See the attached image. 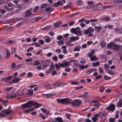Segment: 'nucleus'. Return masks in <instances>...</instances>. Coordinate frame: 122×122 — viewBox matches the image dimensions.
I'll use <instances>...</instances> for the list:
<instances>
[{
  "label": "nucleus",
  "instance_id": "72a5a7b5",
  "mask_svg": "<svg viewBox=\"0 0 122 122\" xmlns=\"http://www.w3.org/2000/svg\"><path fill=\"white\" fill-rule=\"evenodd\" d=\"M47 5L46 4L44 3L43 4H41V8L43 9L45 8L47 6Z\"/></svg>",
  "mask_w": 122,
  "mask_h": 122
},
{
  "label": "nucleus",
  "instance_id": "09e8293b",
  "mask_svg": "<svg viewBox=\"0 0 122 122\" xmlns=\"http://www.w3.org/2000/svg\"><path fill=\"white\" fill-rule=\"evenodd\" d=\"M58 43L60 45H62L64 44V42L61 40L59 41H58Z\"/></svg>",
  "mask_w": 122,
  "mask_h": 122
},
{
  "label": "nucleus",
  "instance_id": "58836bf2",
  "mask_svg": "<svg viewBox=\"0 0 122 122\" xmlns=\"http://www.w3.org/2000/svg\"><path fill=\"white\" fill-rule=\"evenodd\" d=\"M13 87H11L9 88H7L5 89V90L7 91H9L13 89Z\"/></svg>",
  "mask_w": 122,
  "mask_h": 122
},
{
  "label": "nucleus",
  "instance_id": "412c9836",
  "mask_svg": "<svg viewBox=\"0 0 122 122\" xmlns=\"http://www.w3.org/2000/svg\"><path fill=\"white\" fill-rule=\"evenodd\" d=\"M70 39L72 41H75L78 40L79 39V37L76 36H72L71 37Z\"/></svg>",
  "mask_w": 122,
  "mask_h": 122
},
{
  "label": "nucleus",
  "instance_id": "f03ea898",
  "mask_svg": "<svg viewBox=\"0 0 122 122\" xmlns=\"http://www.w3.org/2000/svg\"><path fill=\"white\" fill-rule=\"evenodd\" d=\"M32 105L36 108H37L41 107L42 105L41 104L37 103L34 101H29L26 103L22 104L21 106L22 107L24 108L31 107Z\"/></svg>",
  "mask_w": 122,
  "mask_h": 122
},
{
  "label": "nucleus",
  "instance_id": "cd10ccee",
  "mask_svg": "<svg viewBox=\"0 0 122 122\" xmlns=\"http://www.w3.org/2000/svg\"><path fill=\"white\" fill-rule=\"evenodd\" d=\"M76 5L77 6H80L82 5L81 1V0H78L76 2Z\"/></svg>",
  "mask_w": 122,
  "mask_h": 122
},
{
  "label": "nucleus",
  "instance_id": "423d86ee",
  "mask_svg": "<svg viewBox=\"0 0 122 122\" xmlns=\"http://www.w3.org/2000/svg\"><path fill=\"white\" fill-rule=\"evenodd\" d=\"M26 5L25 3H23L21 4H18L17 6L21 10H24L26 7Z\"/></svg>",
  "mask_w": 122,
  "mask_h": 122
},
{
  "label": "nucleus",
  "instance_id": "ddd939ff",
  "mask_svg": "<svg viewBox=\"0 0 122 122\" xmlns=\"http://www.w3.org/2000/svg\"><path fill=\"white\" fill-rule=\"evenodd\" d=\"M114 44L113 42H111L107 44V47L109 48L113 49Z\"/></svg>",
  "mask_w": 122,
  "mask_h": 122
},
{
  "label": "nucleus",
  "instance_id": "ea45409f",
  "mask_svg": "<svg viewBox=\"0 0 122 122\" xmlns=\"http://www.w3.org/2000/svg\"><path fill=\"white\" fill-rule=\"evenodd\" d=\"M37 20V18H35L32 19L31 20L30 22L32 23L36 21Z\"/></svg>",
  "mask_w": 122,
  "mask_h": 122
},
{
  "label": "nucleus",
  "instance_id": "c9c22d12",
  "mask_svg": "<svg viewBox=\"0 0 122 122\" xmlns=\"http://www.w3.org/2000/svg\"><path fill=\"white\" fill-rule=\"evenodd\" d=\"M61 83L59 82H57L54 83V85L56 86H60L61 85Z\"/></svg>",
  "mask_w": 122,
  "mask_h": 122
},
{
  "label": "nucleus",
  "instance_id": "aec40b11",
  "mask_svg": "<svg viewBox=\"0 0 122 122\" xmlns=\"http://www.w3.org/2000/svg\"><path fill=\"white\" fill-rule=\"evenodd\" d=\"M54 119L55 120V122H57V121L59 122H63L62 118L59 117H58L57 118H55Z\"/></svg>",
  "mask_w": 122,
  "mask_h": 122
},
{
  "label": "nucleus",
  "instance_id": "6e6d98bb",
  "mask_svg": "<svg viewBox=\"0 0 122 122\" xmlns=\"http://www.w3.org/2000/svg\"><path fill=\"white\" fill-rule=\"evenodd\" d=\"M81 63V64L84 63L86 61L85 59H84L82 58L80 61Z\"/></svg>",
  "mask_w": 122,
  "mask_h": 122
},
{
  "label": "nucleus",
  "instance_id": "052dcab7",
  "mask_svg": "<svg viewBox=\"0 0 122 122\" xmlns=\"http://www.w3.org/2000/svg\"><path fill=\"white\" fill-rule=\"evenodd\" d=\"M51 40L50 38H48L45 39V41L46 42H49Z\"/></svg>",
  "mask_w": 122,
  "mask_h": 122
},
{
  "label": "nucleus",
  "instance_id": "37998d69",
  "mask_svg": "<svg viewBox=\"0 0 122 122\" xmlns=\"http://www.w3.org/2000/svg\"><path fill=\"white\" fill-rule=\"evenodd\" d=\"M99 72L101 73H103L104 72V70L101 67H99Z\"/></svg>",
  "mask_w": 122,
  "mask_h": 122
},
{
  "label": "nucleus",
  "instance_id": "6e6552de",
  "mask_svg": "<svg viewBox=\"0 0 122 122\" xmlns=\"http://www.w3.org/2000/svg\"><path fill=\"white\" fill-rule=\"evenodd\" d=\"M61 67H66L70 65L68 61H64L61 63L60 64Z\"/></svg>",
  "mask_w": 122,
  "mask_h": 122
},
{
  "label": "nucleus",
  "instance_id": "a19ab883",
  "mask_svg": "<svg viewBox=\"0 0 122 122\" xmlns=\"http://www.w3.org/2000/svg\"><path fill=\"white\" fill-rule=\"evenodd\" d=\"M52 95L50 94H45L44 95V97L45 98H48L51 96Z\"/></svg>",
  "mask_w": 122,
  "mask_h": 122
},
{
  "label": "nucleus",
  "instance_id": "c85d7f7f",
  "mask_svg": "<svg viewBox=\"0 0 122 122\" xmlns=\"http://www.w3.org/2000/svg\"><path fill=\"white\" fill-rule=\"evenodd\" d=\"M81 49V47L80 46H77L74 48L73 51H78L80 50Z\"/></svg>",
  "mask_w": 122,
  "mask_h": 122
},
{
  "label": "nucleus",
  "instance_id": "4c0bfd02",
  "mask_svg": "<svg viewBox=\"0 0 122 122\" xmlns=\"http://www.w3.org/2000/svg\"><path fill=\"white\" fill-rule=\"evenodd\" d=\"M65 116L68 119H70V117L71 116V114H68L67 113H66Z\"/></svg>",
  "mask_w": 122,
  "mask_h": 122
},
{
  "label": "nucleus",
  "instance_id": "e433bc0d",
  "mask_svg": "<svg viewBox=\"0 0 122 122\" xmlns=\"http://www.w3.org/2000/svg\"><path fill=\"white\" fill-rule=\"evenodd\" d=\"M34 63L35 66H38L40 64V62L38 60H36L35 61Z\"/></svg>",
  "mask_w": 122,
  "mask_h": 122
},
{
  "label": "nucleus",
  "instance_id": "473e14b6",
  "mask_svg": "<svg viewBox=\"0 0 122 122\" xmlns=\"http://www.w3.org/2000/svg\"><path fill=\"white\" fill-rule=\"evenodd\" d=\"M105 88L103 86H101L99 89V91L101 92H103L105 90Z\"/></svg>",
  "mask_w": 122,
  "mask_h": 122
},
{
  "label": "nucleus",
  "instance_id": "a211bd4d",
  "mask_svg": "<svg viewBox=\"0 0 122 122\" xmlns=\"http://www.w3.org/2000/svg\"><path fill=\"white\" fill-rule=\"evenodd\" d=\"M102 28V27L101 26H100L99 27L96 26L94 27L95 31H97V32H99Z\"/></svg>",
  "mask_w": 122,
  "mask_h": 122
},
{
  "label": "nucleus",
  "instance_id": "a878e982",
  "mask_svg": "<svg viewBox=\"0 0 122 122\" xmlns=\"http://www.w3.org/2000/svg\"><path fill=\"white\" fill-rule=\"evenodd\" d=\"M117 107H121L122 106V99L120 100L117 104Z\"/></svg>",
  "mask_w": 122,
  "mask_h": 122
},
{
  "label": "nucleus",
  "instance_id": "0e129e2a",
  "mask_svg": "<svg viewBox=\"0 0 122 122\" xmlns=\"http://www.w3.org/2000/svg\"><path fill=\"white\" fill-rule=\"evenodd\" d=\"M54 68V66L53 63L51 62V63L50 68L53 69Z\"/></svg>",
  "mask_w": 122,
  "mask_h": 122
},
{
  "label": "nucleus",
  "instance_id": "774afa93",
  "mask_svg": "<svg viewBox=\"0 0 122 122\" xmlns=\"http://www.w3.org/2000/svg\"><path fill=\"white\" fill-rule=\"evenodd\" d=\"M32 76V73L31 72H29L27 75V76L29 77H31Z\"/></svg>",
  "mask_w": 122,
  "mask_h": 122
},
{
  "label": "nucleus",
  "instance_id": "9d476101",
  "mask_svg": "<svg viewBox=\"0 0 122 122\" xmlns=\"http://www.w3.org/2000/svg\"><path fill=\"white\" fill-rule=\"evenodd\" d=\"M96 71L97 69L96 68H93L87 70L86 72L88 74H89L93 72Z\"/></svg>",
  "mask_w": 122,
  "mask_h": 122
},
{
  "label": "nucleus",
  "instance_id": "49530a36",
  "mask_svg": "<svg viewBox=\"0 0 122 122\" xmlns=\"http://www.w3.org/2000/svg\"><path fill=\"white\" fill-rule=\"evenodd\" d=\"M9 96H8V95H7L6 97L7 98H8L9 99L11 98H15L16 97V95H15L14 96L11 95V97H9Z\"/></svg>",
  "mask_w": 122,
  "mask_h": 122
},
{
  "label": "nucleus",
  "instance_id": "7ed1b4c3",
  "mask_svg": "<svg viewBox=\"0 0 122 122\" xmlns=\"http://www.w3.org/2000/svg\"><path fill=\"white\" fill-rule=\"evenodd\" d=\"M70 31L71 33L79 36H81L82 35V31L80 29V28L78 27L75 28H72L70 30Z\"/></svg>",
  "mask_w": 122,
  "mask_h": 122
},
{
  "label": "nucleus",
  "instance_id": "2eb2a0df",
  "mask_svg": "<svg viewBox=\"0 0 122 122\" xmlns=\"http://www.w3.org/2000/svg\"><path fill=\"white\" fill-rule=\"evenodd\" d=\"M99 116L98 114H96L94 115L93 117L92 118V119L94 122H95L97 120L98 117Z\"/></svg>",
  "mask_w": 122,
  "mask_h": 122
},
{
  "label": "nucleus",
  "instance_id": "680f3d73",
  "mask_svg": "<svg viewBox=\"0 0 122 122\" xmlns=\"http://www.w3.org/2000/svg\"><path fill=\"white\" fill-rule=\"evenodd\" d=\"M60 22H56L54 24L55 27H58L59 25V23Z\"/></svg>",
  "mask_w": 122,
  "mask_h": 122
},
{
  "label": "nucleus",
  "instance_id": "39448f33",
  "mask_svg": "<svg viewBox=\"0 0 122 122\" xmlns=\"http://www.w3.org/2000/svg\"><path fill=\"white\" fill-rule=\"evenodd\" d=\"M25 12L24 17L26 19H29L33 16V15L30 10H27Z\"/></svg>",
  "mask_w": 122,
  "mask_h": 122
},
{
  "label": "nucleus",
  "instance_id": "f3484780",
  "mask_svg": "<svg viewBox=\"0 0 122 122\" xmlns=\"http://www.w3.org/2000/svg\"><path fill=\"white\" fill-rule=\"evenodd\" d=\"M20 80L19 78H15L13 79V80L11 81V82H12V83H16L18 82Z\"/></svg>",
  "mask_w": 122,
  "mask_h": 122
},
{
  "label": "nucleus",
  "instance_id": "4d7b16f0",
  "mask_svg": "<svg viewBox=\"0 0 122 122\" xmlns=\"http://www.w3.org/2000/svg\"><path fill=\"white\" fill-rule=\"evenodd\" d=\"M39 9V7L38 6H36L34 8V12H36V10Z\"/></svg>",
  "mask_w": 122,
  "mask_h": 122
},
{
  "label": "nucleus",
  "instance_id": "f704fd0d",
  "mask_svg": "<svg viewBox=\"0 0 122 122\" xmlns=\"http://www.w3.org/2000/svg\"><path fill=\"white\" fill-rule=\"evenodd\" d=\"M89 32H93L94 31V29L92 28L91 27L88 29Z\"/></svg>",
  "mask_w": 122,
  "mask_h": 122
},
{
  "label": "nucleus",
  "instance_id": "f257e3e1",
  "mask_svg": "<svg viewBox=\"0 0 122 122\" xmlns=\"http://www.w3.org/2000/svg\"><path fill=\"white\" fill-rule=\"evenodd\" d=\"M56 100L59 103L65 104H70L74 107L79 106L82 103L81 101L79 99H75L72 101H71L68 98L56 99Z\"/></svg>",
  "mask_w": 122,
  "mask_h": 122
},
{
  "label": "nucleus",
  "instance_id": "c03bdc74",
  "mask_svg": "<svg viewBox=\"0 0 122 122\" xmlns=\"http://www.w3.org/2000/svg\"><path fill=\"white\" fill-rule=\"evenodd\" d=\"M28 91L29 94L30 95H32L33 93V90H29Z\"/></svg>",
  "mask_w": 122,
  "mask_h": 122
},
{
  "label": "nucleus",
  "instance_id": "79ce46f5",
  "mask_svg": "<svg viewBox=\"0 0 122 122\" xmlns=\"http://www.w3.org/2000/svg\"><path fill=\"white\" fill-rule=\"evenodd\" d=\"M45 86L48 88H50L51 87V86L50 84H48L46 85H45Z\"/></svg>",
  "mask_w": 122,
  "mask_h": 122
},
{
  "label": "nucleus",
  "instance_id": "69168bd1",
  "mask_svg": "<svg viewBox=\"0 0 122 122\" xmlns=\"http://www.w3.org/2000/svg\"><path fill=\"white\" fill-rule=\"evenodd\" d=\"M24 65V64L23 63L20 64H19L17 66V67L18 68H19L22 67V66Z\"/></svg>",
  "mask_w": 122,
  "mask_h": 122
},
{
  "label": "nucleus",
  "instance_id": "8fccbe9b",
  "mask_svg": "<svg viewBox=\"0 0 122 122\" xmlns=\"http://www.w3.org/2000/svg\"><path fill=\"white\" fill-rule=\"evenodd\" d=\"M39 116L44 119H45L46 118L41 113L39 114Z\"/></svg>",
  "mask_w": 122,
  "mask_h": 122
},
{
  "label": "nucleus",
  "instance_id": "9b49d317",
  "mask_svg": "<svg viewBox=\"0 0 122 122\" xmlns=\"http://www.w3.org/2000/svg\"><path fill=\"white\" fill-rule=\"evenodd\" d=\"M102 20H104L105 21H109L110 20V17L109 16H105L100 19Z\"/></svg>",
  "mask_w": 122,
  "mask_h": 122
},
{
  "label": "nucleus",
  "instance_id": "5fc2aeb1",
  "mask_svg": "<svg viewBox=\"0 0 122 122\" xmlns=\"http://www.w3.org/2000/svg\"><path fill=\"white\" fill-rule=\"evenodd\" d=\"M14 10V8L13 7H12L11 8H8L7 11H13Z\"/></svg>",
  "mask_w": 122,
  "mask_h": 122
},
{
  "label": "nucleus",
  "instance_id": "c756f323",
  "mask_svg": "<svg viewBox=\"0 0 122 122\" xmlns=\"http://www.w3.org/2000/svg\"><path fill=\"white\" fill-rule=\"evenodd\" d=\"M11 21V20L10 19L7 20H6L3 21V23L4 24H8Z\"/></svg>",
  "mask_w": 122,
  "mask_h": 122
},
{
  "label": "nucleus",
  "instance_id": "b1692460",
  "mask_svg": "<svg viewBox=\"0 0 122 122\" xmlns=\"http://www.w3.org/2000/svg\"><path fill=\"white\" fill-rule=\"evenodd\" d=\"M100 62L99 61H97L96 62H93L92 64V65L93 66L95 67L96 66L99 65Z\"/></svg>",
  "mask_w": 122,
  "mask_h": 122
},
{
  "label": "nucleus",
  "instance_id": "dca6fc26",
  "mask_svg": "<svg viewBox=\"0 0 122 122\" xmlns=\"http://www.w3.org/2000/svg\"><path fill=\"white\" fill-rule=\"evenodd\" d=\"M5 51L6 53V58L7 59H8L10 57V51L8 49H6Z\"/></svg>",
  "mask_w": 122,
  "mask_h": 122
},
{
  "label": "nucleus",
  "instance_id": "de8ad7c7",
  "mask_svg": "<svg viewBox=\"0 0 122 122\" xmlns=\"http://www.w3.org/2000/svg\"><path fill=\"white\" fill-rule=\"evenodd\" d=\"M107 72L108 74L112 75H113L114 74V73L111 70H109Z\"/></svg>",
  "mask_w": 122,
  "mask_h": 122
},
{
  "label": "nucleus",
  "instance_id": "1a4fd4ad",
  "mask_svg": "<svg viewBox=\"0 0 122 122\" xmlns=\"http://www.w3.org/2000/svg\"><path fill=\"white\" fill-rule=\"evenodd\" d=\"M115 106L113 104H111L109 106L107 107V109L108 110L112 111V112H113L115 109Z\"/></svg>",
  "mask_w": 122,
  "mask_h": 122
},
{
  "label": "nucleus",
  "instance_id": "393cba45",
  "mask_svg": "<svg viewBox=\"0 0 122 122\" xmlns=\"http://www.w3.org/2000/svg\"><path fill=\"white\" fill-rule=\"evenodd\" d=\"M60 64H61L60 63H58V64L57 63H56L55 64V66L56 67V68L57 70H59L60 69V67H61V66H60Z\"/></svg>",
  "mask_w": 122,
  "mask_h": 122
},
{
  "label": "nucleus",
  "instance_id": "e2e57ef3",
  "mask_svg": "<svg viewBox=\"0 0 122 122\" xmlns=\"http://www.w3.org/2000/svg\"><path fill=\"white\" fill-rule=\"evenodd\" d=\"M115 119L114 118H110L109 119V121L110 122H114Z\"/></svg>",
  "mask_w": 122,
  "mask_h": 122
},
{
  "label": "nucleus",
  "instance_id": "3c124183",
  "mask_svg": "<svg viewBox=\"0 0 122 122\" xmlns=\"http://www.w3.org/2000/svg\"><path fill=\"white\" fill-rule=\"evenodd\" d=\"M6 12V10L4 9H1L0 10V12L2 14L5 13Z\"/></svg>",
  "mask_w": 122,
  "mask_h": 122
},
{
  "label": "nucleus",
  "instance_id": "bb28decb",
  "mask_svg": "<svg viewBox=\"0 0 122 122\" xmlns=\"http://www.w3.org/2000/svg\"><path fill=\"white\" fill-rule=\"evenodd\" d=\"M113 26L112 25H105L104 26L105 28L107 29L108 28V29H110L113 27Z\"/></svg>",
  "mask_w": 122,
  "mask_h": 122
},
{
  "label": "nucleus",
  "instance_id": "f8f14e48",
  "mask_svg": "<svg viewBox=\"0 0 122 122\" xmlns=\"http://www.w3.org/2000/svg\"><path fill=\"white\" fill-rule=\"evenodd\" d=\"M101 7L100 6L94 5L93 7V10L95 11H99L101 9Z\"/></svg>",
  "mask_w": 122,
  "mask_h": 122
},
{
  "label": "nucleus",
  "instance_id": "6ab92c4d",
  "mask_svg": "<svg viewBox=\"0 0 122 122\" xmlns=\"http://www.w3.org/2000/svg\"><path fill=\"white\" fill-rule=\"evenodd\" d=\"M12 76H10L7 77H5L3 78V80L5 81H7V80H11L12 78Z\"/></svg>",
  "mask_w": 122,
  "mask_h": 122
},
{
  "label": "nucleus",
  "instance_id": "bf43d9fd",
  "mask_svg": "<svg viewBox=\"0 0 122 122\" xmlns=\"http://www.w3.org/2000/svg\"><path fill=\"white\" fill-rule=\"evenodd\" d=\"M71 83L72 85H76L77 84L78 82H75L73 81H71Z\"/></svg>",
  "mask_w": 122,
  "mask_h": 122
},
{
  "label": "nucleus",
  "instance_id": "0eeeda50",
  "mask_svg": "<svg viewBox=\"0 0 122 122\" xmlns=\"http://www.w3.org/2000/svg\"><path fill=\"white\" fill-rule=\"evenodd\" d=\"M122 49V46L120 45H118L114 44L113 50L114 51H116Z\"/></svg>",
  "mask_w": 122,
  "mask_h": 122
},
{
  "label": "nucleus",
  "instance_id": "a18cd8bd",
  "mask_svg": "<svg viewBox=\"0 0 122 122\" xmlns=\"http://www.w3.org/2000/svg\"><path fill=\"white\" fill-rule=\"evenodd\" d=\"M63 38L62 36L61 35H58L57 37V39L58 40H61Z\"/></svg>",
  "mask_w": 122,
  "mask_h": 122
},
{
  "label": "nucleus",
  "instance_id": "4be33fe9",
  "mask_svg": "<svg viewBox=\"0 0 122 122\" xmlns=\"http://www.w3.org/2000/svg\"><path fill=\"white\" fill-rule=\"evenodd\" d=\"M90 59L91 61H93L98 60L99 58L98 57L95 56H92L90 58Z\"/></svg>",
  "mask_w": 122,
  "mask_h": 122
},
{
  "label": "nucleus",
  "instance_id": "13d9d810",
  "mask_svg": "<svg viewBox=\"0 0 122 122\" xmlns=\"http://www.w3.org/2000/svg\"><path fill=\"white\" fill-rule=\"evenodd\" d=\"M39 43L41 45H43L44 44V41L42 40H39Z\"/></svg>",
  "mask_w": 122,
  "mask_h": 122
},
{
  "label": "nucleus",
  "instance_id": "864d4df0",
  "mask_svg": "<svg viewBox=\"0 0 122 122\" xmlns=\"http://www.w3.org/2000/svg\"><path fill=\"white\" fill-rule=\"evenodd\" d=\"M97 21V19H91L90 20V21L91 22H96Z\"/></svg>",
  "mask_w": 122,
  "mask_h": 122
},
{
  "label": "nucleus",
  "instance_id": "603ef678",
  "mask_svg": "<svg viewBox=\"0 0 122 122\" xmlns=\"http://www.w3.org/2000/svg\"><path fill=\"white\" fill-rule=\"evenodd\" d=\"M52 59L53 60L56 61L57 60L58 58L57 56H55L52 57Z\"/></svg>",
  "mask_w": 122,
  "mask_h": 122
},
{
  "label": "nucleus",
  "instance_id": "2f4dec72",
  "mask_svg": "<svg viewBox=\"0 0 122 122\" xmlns=\"http://www.w3.org/2000/svg\"><path fill=\"white\" fill-rule=\"evenodd\" d=\"M41 110L44 113L46 112L47 113H50V112L48 111H47L46 109L45 108H41Z\"/></svg>",
  "mask_w": 122,
  "mask_h": 122
},
{
  "label": "nucleus",
  "instance_id": "7c9ffc66",
  "mask_svg": "<svg viewBox=\"0 0 122 122\" xmlns=\"http://www.w3.org/2000/svg\"><path fill=\"white\" fill-rule=\"evenodd\" d=\"M34 109H35V108H33L32 109H30L29 110H25V111H24V113H27L30 111H33L34 110Z\"/></svg>",
  "mask_w": 122,
  "mask_h": 122
},
{
  "label": "nucleus",
  "instance_id": "20e7f679",
  "mask_svg": "<svg viewBox=\"0 0 122 122\" xmlns=\"http://www.w3.org/2000/svg\"><path fill=\"white\" fill-rule=\"evenodd\" d=\"M12 112L10 108H8L2 111L0 114V116L4 117L11 113Z\"/></svg>",
  "mask_w": 122,
  "mask_h": 122
},
{
  "label": "nucleus",
  "instance_id": "4468645a",
  "mask_svg": "<svg viewBox=\"0 0 122 122\" xmlns=\"http://www.w3.org/2000/svg\"><path fill=\"white\" fill-rule=\"evenodd\" d=\"M54 10V9L51 7H47L45 9V11L47 12H49V13L52 12Z\"/></svg>",
  "mask_w": 122,
  "mask_h": 122
},
{
  "label": "nucleus",
  "instance_id": "338daca9",
  "mask_svg": "<svg viewBox=\"0 0 122 122\" xmlns=\"http://www.w3.org/2000/svg\"><path fill=\"white\" fill-rule=\"evenodd\" d=\"M16 65L15 64L14 62H13L12 63L11 65V68L12 69L14 68L15 67Z\"/></svg>",
  "mask_w": 122,
  "mask_h": 122
},
{
  "label": "nucleus",
  "instance_id": "5701e85b",
  "mask_svg": "<svg viewBox=\"0 0 122 122\" xmlns=\"http://www.w3.org/2000/svg\"><path fill=\"white\" fill-rule=\"evenodd\" d=\"M100 46L102 48H104L106 46V43L104 41H101L100 43Z\"/></svg>",
  "mask_w": 122,
  "mask_h": 122
}]
</instances>
